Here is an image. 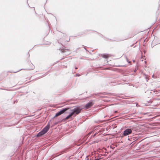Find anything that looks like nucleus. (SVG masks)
Instances as JSON below:
<instances>
[{"mask_svg": "<svg viewBox=\"0 0 160 160\" xmlns=\"http://www.w3.org/2000/svg\"><path fill=\"white\" fill-rule=\"evenodd\" d=\"M50 121L48 122L47 125L42 129V130L38 133L37 135V137H40L45 134L49 130L50 128Z\"/></svg>", "mask_w": 160, "mask_h": 160, "instance_id": "f257e3e1", "label": "nucleus"}, {"mask_svg": "<svg viewBox=\"0 0 160 160\" xmlns=\"http://www.w3.org/2000/svg\"><path fill=\"white\" fill-rule=\"evenodd\" d=\"M81 109L78 107H77L75 108L74 109L71 110V111L72 112V113L73 115H78L79 114L81 111Z\"/></svg>", "mask_w": 160, "mask_h": 160, "instance_id": "f03ea898", "label": "nucleus"}, {"mask_svg": "<svg viewBox=\"0 0 160 160\" xmlns=\"http://www.w3.org/2000/svg\"><path fill=\"white\" fill-rule=\"evenodd\" d=\"M68 109H69V108H65L62 110L60 111H59V112L57 113L56 114L55 117H57L58 116H60V115H61L62 114L64 113L65 112H66V111H67Z\"/></svg>", "mask_w": 160, "mask_h": 160, "instance_id": "7ed1b4c3", "label": "nucleus"}, {"mask_svg": "<svg viewBox=\"0 0 160 160\" xmlns=\"http://www.w3.org/2000/svg\"><path fill=\"white\" fill-rule=\"evenodd\" d=\"M68 109H69V108H65L62 110L60 111H59V112L57 113L56 114L55 117H57L58 116H60V115H61L62 114L64 113L65 112H66V111H67Z\"/></svg>", "mask_w": 160, "mask_h": 160, "instance_id": "20e7f679", "label": "nucleus"}, {"mask_svg": "<svg viewBox=\"0 0 160 160\" xmlns=\"http://www.w3.org/2000/svg\"><path fill=\"white\" fill-rule=\"evenodd\" d=\"M132 133V130L131 129H127L124 130L123 132V135L124 136H126Z\"/></svg>", "mask_w": 160, "mask_h": 160, "instance_id": "39448f33", "label": "nucleus"}, {"mask_svg": "<svg viewBox=\"0 0 160 160\" xmlns=\"http://www.w3.org/2000/svg\"><path fill=\"white\" fill-rule=\"evenodd\" d=\"M94 104L92 102L90 101L87 103L85 106V109H87L91 107Z\"/></svg>", "mask_w": 160, "mask_h": 160, "instance_id": "423d86ee", "label": "nucleus"}, {"mask_svg": "<svg viewBox=\"0 0 160 160\" xmlns=\"http://www.w3.org/2000/svg\"><path fill=\"white\" fill-rule=\"evenodd\" d=\"M101 56L103 58L106 59L110 57V55L109 54H101Z\"/></svg>", "mask_w": 160, "mask_h": 160, "instance_id": "0eeeda50", "label": "nucleus"}, {"mask_svg": "<svg viewBox=\"0 0 160 160\" xmlns=\"http://www.w3.org/2000/svg\"><path fill=\"white\" fill-rule=\"evenodd\" d=\"M73 115L72 114V113L71 112L69 115L64 120H66L68 119L69 118H70Z\"/></svg>", "mask_w": 160, "mask_h": 160, "instance_id": "6e6552de", "label": "nucleus"}, {"mask_svg": "<svg viewBox=\"0 0 160 160\" xmlns=\"http://www.w3.org/2000/svg\"><path fill=\"white\" fill-rule=\"evenodd\" d=\"M61 51L62 52L64 53L66 52L69 51V50L68 49H61Z\"/></svg>", "mask_w": 160, "mask_h": 160, "instance_id": "1a4fd4ad", "label": "nucleus"}, {"mask_svg": "<svg viewBox=\"0 0 160 160\" xmlns=\"http://www.w3.org/2000/svg\"><path fill=\"white\" fill-rule=\"evenodd\" d=\"M127 61H128V62H129V63H130L131 62H128V60H127Z\"/></svg>", "mask_w": 160, "mask_h": 160, "instance_id": "9d476101", "label": "nucleus"}, {"mask_svg": "<svg viewBox=\"0 0 160 160\" xmlns=\"http://www.w3.org/2000/svg\"><path fill=\"white\" fill-rule=\"evenodd\" d=\"M95 160H99V159H95Z\"/></svg>", "mask_w": 160, "mask_h": 160, "instance_id": "9b49d317", "label": "nucleus"}, {"mask_svg": "<svg viewBox=\"0 0 160 160\" xmlns=\"http://www.w3.org/2000/svg\"><path fill=\"white\" fill-rule=\"evenodd\" d=\"M117 112V111H115V113Z\"/></svg>", "mask_w": 160, "mask_h": 160, "instance_id": "f8f14e48", "label": "nucleus"}, {"mask_svg": "<svg viewBox=\"0 0 160 160\" xmlns=\"http://www.w3.org/2000/svg\"><path fill=\"white\" fill-rule=\"evenodd\" d=\"M77 68H75V69H77Z\"/></svg>", "mask_w": 160, "mask_h": 160, "instance_id": "ddd939ff", "label": "nucleus"}]
</instances>
